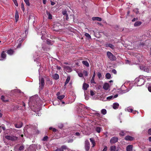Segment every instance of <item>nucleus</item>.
I'll return each instance as SVG.
<instances>
[{"label":"nucleus","mask_w":151,"mask_h":151,"mask_svg":"<svg viewBox=\"0 0 151 151\" xmlns=\"http://www.w3.org/2000/svg\"><path fill=\"white\" fill-rule=\"evenodd\" d=\"M62 26L60 23L55 22L53 24L52 29L53 30L56 32H59L62 29Z\"/></svg>","instance_id":"1"},{"label":"nucleus","mask_w":151,"mask_h":151,"mask_svg":"<svg viewBox=\"0 0 151 151\" xmlns=\"http://www.w3.org/2000/svg\"><path fill=\"white\" fill-rule=\"evenodd\" d=\"M107 55L109 59L111 61H114L116 60V57L111 52L108 51L107 52Z\"/></svg>","instance_id":"2"},{"label":"nucleus","mask_w":151,"mask_h":151,"mask_svg":"<svg viewBox=\"0 0 151 151\" xmlns=\"http://www.w3.org/2000/svg\"><path fill=\"white\" fill-rule=\"evenodd\" d=\"M5 138L7 139L11 140L12 141H16L17 139V137L13 136H6Z\"/></svg>","instance_id":"3"},{"label":"nucleus","mask_w":151,"mask_h":151,"mask_svg":"<svg viewBox=\"0 0 151 151\" xmlns=\"http://www.w3.org/2000/svg\"><path fill=\"white\" fill-rule=\"evenodd\" d=\"M84 147L86 151H89L90 148V143L87 140L85 141Z\"/></svg>","instance_id":"4"},{"label":"nucleus","mask_w":151,"mask_h":151,"mask_svg":"<svg viewBox=\"0 0 151 151\" xmlns=\"http://www.w3.org/2000/svg\"><path fill=\"white\" fill-rule=\"evenodd\" d=\"M137 85L138 86H140L144 84V80L142 78H137L136 82H137Z\"/></svg>","instance_id":"5"},{"label":"nucleus","mask_w":151,"mask_h":151,"mask_svg":"<svg viewBox=\"0 0 151 151\" xmlns=\"http://www.w3.org/2000/svg\"><path fill=\"white\" fill-rule=\"evenodd\" d=\"M45 80L43 78H42L41 79L39 78V83L40 87L41 86V89H43L44 88L45 85Z\"/></svg>","instance_id":"6"},{"label":"nucleus","mask_w":151,"mask_h":151,"mask_svg":"<svg viewBox=\"0 0 151 151\" xmlns=\"http://www.w3.org/2000/svg\"><path fill=\"white\" fill-rule=\"evenodd\" d=\"M68 148L65 145H63L60 148H58L55 151H64V150H66Z\"/></svg>","instance_id":"7"},{"label":"nucleus","mask_w":151,"mask_h":151,"mask_svg":"<svg viewBox=\"0 0 151 151\" xmlns=\"http://www.w3.org/2000/svg\"><path fill=\"white\" fill-rule=\"evenodd\" d=\"M118 140V137H112L110 140V142L112 144L116 142Z\"/></svg>","instance_id":"8"},{"label":"nucleus","mask_w":151,"mask_h":151,"mask_svg":"<svg viewBox=\"0 0 151 151\" xmlns=\"http://www.w3.org/2000/svg\"><path fill=\"white\" fill-rule=\"evenodd\" d=\"M124 139L127 140L132 141L134 140V138L130 136H127L124 137Z\"/></svg>","instance_id":"9"},{"label":"nucleus","mask_w":151,"mask_h":151,"mask_svg":"<svg viewBox=\"0 0 151 151\" xmlns=\"http://www.w3.org/2000/svg\"><path fill=\"white\" fill-rule=\"evenodd\" d=\"M6 54L4 51H3L2 52L1 54V58L0 59V60H3L4 59H5L6 57Z\"/></svg>","instance_id":"10"},{"label":"nucleus","mask_w":151,"mask_h":151,"mask_svg":"<svg viewBox=\"0 0 151 151\" xmlns=\"http://www.w3.org/2000/svg\"><path fill=\"white\" fill-rule=\"evenodd\" d=\"M1 100L4 102H7L9 101V99H8L6 96H5L3 95H2L1 97Z\"/></svg>","instance_id":"11"},{"label":"nucleus","mask_w":151,"mask_h":151,"mask_svg":"<svg viewBox=\"0 0 151 151\" xmlns=\"http://www.w3.org/2000/svg\"><path fill=\"white\" fill-rule=\"evenodd\" d=\"M119 106V104L117 103H115L113 104L112 107L113 108L115 109H118Z\"/></svg>","instance_id":"12"},{"label":"nucleus","mask_w":151,"mask_h":151,"mask_svg":"<svg viewBox=\"0 0 151 151\" xmlns=\"http://www.w3.org/2000/svg\"><path fill=\"white\" fill-rule=\"evenodd\" d=\"M133 146L132 145H128L126 147L127 151H132Z\"/></svg>","instance_id":"13"},{"label":"nucleus","mask_w":151,"mask_h":151,"mask_svg":"<svg viewBox=\"0 0 151 151\" xmlns=\"http://www.w3.org/2000/svg\"><path fill=\"white\" fill-rule=\"evenodd\" d=\"M22 122H20L18 124H15L14 126L16 128H19L22 127Z\"/></svg>","instance_id":"14"},{"label":"nucleus","mask_w":151,"mask_h":151,"mask_svg":"<svg viewBox=\"0 0 151 151\" xmlns=\"http://www.w3.org/2000/svg\"><path fill=\"white\" fill-rule=\"evenodd\" d=\"M90 140L92 145V147H94L96 145L94 139L93 138H90Z\"/></svg>","instance_id":"15"},{"label":"nucleus","mask_w":151,"mask_h":151,"mask_svg":"<svg viewBox=\"0 0 151 151\" xmlns=\"http://www.w3.org/2000/svg\"><path fill=\"white\" fill-rule=\"evenodd\" d=\"M96 75V73L94 71L93 73V74L92 78V79L91 80V83H94L95 84H96V83L94 81V78Z\"/></svg>","instance_id":"16"},{"label":"nucleus","mask_w":151,"mask_h":151,"mask_svg":"<svg viewBox=\"0 0 151 151\" xmlns=\"http://www.w3.org/2000/svg\"><path fill=\"white\" fill-rule=\"evenodd\" d=\"M65 69L68 72H70L71 71V68L69 66H66L65 67Z\"/></svg>","instance_id":"17"},{"label":"nucleus","mask_w":151,"mask_h":151,"mask_svg":"<svg viewBox=\"0 0 151 151\" xmlns=\"http://www.w3.org/2000/svg\"><path fill=\"white\" fill-rule=\"evenodd\" d=\"M105 45L106 47H110L112 49H114L115 48L114 46L113 45L110 44H106Z\"/></svg>","instance_id":"18"},{"label":"nucleus","mask_w":151,"mask_h":151,"mask_svg":"<svg viewBox=\"0 0 151 151\" xmlns=\"http://www.w3.org/2000/svg\"><path fill=\"white\" fill-rule=\"evenodd\" d=\"M52 78L55 80H57L59 78V76L58 74L55 73L52 76Z\"/></svg>","instance_id":"19"},{"label":"nucleus","mask_w":151,"mask_h":151,"mask_svg":"<svg viewBox=\"0 0 151 151\" xmlns=\"http://www.w3.org/2000/svg\"><path fill=\"white\" fill-rule=\"evenodd\" d=\"M92 20L93 21L97 20L99 21H101L102 20V19L98 17H94L92 18Z\"/></svg>","instance_id":"20"},{"label":"nucleus","mask_w":151,"mask_h":151,"mask_svg":"<svg viewBox=\"0 0 151 151\" xmlns=\"http://www.w3.org/2000/svg\"><path fill=\"white\" fill-rule=\"evenodd\" d=\"M109 87V84L107 83H105L103 86V88L106 90H108Z\"/></svg>","instance_id":"21"},{"label":"nucleus","mask_w":151,"mask_h":151,"mask_svg":"<svg viewBox=\"0 0 151 151\" xmlns=\"http://www.w3.org/2000/svg\"><path fill=\"white\" fill-rule=\"evenodd\" d=\"M82 62L83 65H84L87 67H89V64L87 61L86 60H83L82 61Z\"/></svg>","instance_id":"22"},{"label":"nucleus","mask_w":151,"mask_h":151,"mask_svg":"<svg viewBox=\"0 0 151 151\" xmlns=\"http://www.w3.org/2000/svg\"><path fill=\"white\" fill-rule=\"evenodd\" d=\"M142 24V22L140 21L136 22L134 24L135 27H137L140 26Z\"/></svg>","instance_id":"23"},{"label":"nucleus","mask_w":151,"mask_h":151,"mask_svg":"<svg viewBox=\"0 0 151 151\" xmlns=\"http://www.w3.org/2000/svg\"><path fill=\"white\" fill-rule=\"evenodd\" d=\"M15 18L16 22H17L19 18L18 12L17 11H16V12Z\"/></svg>","instance_id":"24"},{"label":"nucleus","mask_w":151,"mask_h":151,"mask_svg":"<svg viewBox=\"0 0 151 151\" xmlns=\"http://www.w3.org/2000/svg\"><path fill=\"white\" fill-rule=\"evenodd\" d=\"M127 132L125 131H122L119 133V135L121 136H124L126 134Z\"/></svg>","instance_id":"25"},{"label":"nucleus","mask_w":151,"mask_h":151,"mask_svg":"<svg viewBox=\"0 0 151 151\" xmlns=\"http://www.w3.org/2000/svg\"><path fill=\"white\" fill-rule=\"evenodd\" d=\"M88 85L86 83H84L83 85V88L84 90H86L88 87Z\"/></svg>","instance_id":"26"},{"label":"nucleus","mask_w":151,"mask_h":151,"mask_svg":"<svg viewBox=\"0 0 151 151\" xmlns=\"http://www.w3.org/2000/svg\"><path fill=\"white\" fill-rule=\"evenodd\" d=\"M70 76H68L67 78V79H66V80L65 81V85L67 84L69 82L70 80Z\"/></svg>","instance_id":"27"},{"label":"nucleus","mask_w":151,"mask_h":151,"mask_svg":"<svg viewBox=\"0 0 151 151\" xmlns=\"http://www.w3.org/2000/svg\"><path fill=\"white\" fill-rule=\"evenodd\" d=\"M24 40L23 38H19L17 41V42H19L22 43Z\"/></svg>","instance_id":"28"},{"label":"nucleus","mask_w":151,"mask_h":151,"mask_svg":"<svg viewBox=\"0 0 151 151\" xmlns=\"http://www.w3.org/2000/svg\"><path fill=\"white\" fill-rule=\"evenodd\" d=\"M116 149V146H112L110 147V151H115Z\"/></svg>","instance_id":"29"},{"label":"nucleus","mask_w":151,"mask_h":151,"mask_svg":"<svg viewBox=\"0 0 151 151\" xmlns=\"http://www.w3.org/2000/svg\"><path fill=\"white\" fill-rule=\"evenodd\" d=\"M65 97V96L64 95H62L61 96H57V98L59 100H61L63 99Z\"/></svg>","instance_id":"30"},{"label":"nucleus","mask_w":151,"mask_h":151,"mask_svg":"<svg viewBox=\"0 0 151 151\" xmlns=\"http://www.w3.org/2000/svg\"><path fill=\"white\" fill-rule=\"evenodd\" d=\"M101 128L99 127H97L96 128V131L98 133H99L101 130Z\"/></svg>","instance_id":"31"},{"label":"nucleus","mask_w":151,"mask_h":151,"mask_svg":"<svg viewBox=\"0 0 151 151\" xmlns=\"http://www.w3.org/2000/svg\"><path fill=\"white\" fill-rule=\"evenodd\" d=\"M14 51L12 49L8 50L7 51V53L9 54L12 55L13 54Z\"/></svg>","instance_id":"32"},{"label":"nucleus","mask_w":151,"mask_h":151,"mask_svg":"<svg viewBox=\"0 0 151 151\" xmlns=\"http://www.w3.org/2000/svg\"><path fill=\"white\" fill-rule=\"evenodd\" d=\"M106 111L105 109H102L101 111V113L103 115H105L106 113Z\"/></svg>","instance_id":"33"},{"label":"nucleus","mask_w":151,"mask_h":151,"mask_svg":"<svg viewBox=\"0 0 151 151\" xmlns=\"http://www.w3.org/2000/svg\"><path fill=\"white\" fill-rule=\"evenodd\" d=\"M111 77V74L109 73H107L106 74V77L107 79H109Z\"/></svg>","instance_id":"34"},{"label":"nucleus","mask_w":151,"mask_h":151,"mask_svg":"<svg viewBox=\"0 0 151 151\" xmlns=\"http://www.w3.org/2000/svg\"><path fill=\"white\" fill-rule=\"evenodd\" d=\"M143 71L149 73V68L148 67L145 66Z\"/></svg>","instance_id":"35"},{"label":"nucleus","mask_w":151,"mask_h":151,"mask_svg":"<svg viewBox=\"0 0 151 151\" xmlns=\"http://www.w3.org/2000/svg\"><path fill=\"white\" fill-rule=\"evenodd\" d=\"M47 14L48 15V18L49 19H52V15L50 12H47Z\"/></svg>","instance_id":"36"},{"label":"nucleus","mask_w":151,"mask_h":151,"mask_svg":"<svg viewBox=\"0 0 151 151\" xmlns=\"http://www.w3.org/2000/svg\"><path fill=\"white\" fill-rule=\"evenodd\" d=\"M24 1L27 5L29 6H30V4L29 3V0H24Z\"/></svg>","instance_id":"37"},{"label":"nucleus","mask_w":151,"mask_h":151,"mask_svg":"<svg viewBox=\"0 0 151 151\" xmlns=\"http://www.w3.org/2000/svg\"><path fill=\"white\" fill-rule=\"evenodd\" d=\"M48 137L47 136H46L44 137L42 139V140L43 141H46L47 140Z\"/></svg>","instance_id":"38"},{"label":"nucleus","mask_w":151,"mask_h":151,"mask_svg":"<svg viewBox=\"0 0 151 151\" xmlns=\"http://www.w3.org/2000/svg\"><path fill=\"white\" fill-rule=\"evenodd\" d=\"M21 8L22 10L24 12V4L23 3H22L21 4Z\"/></svg>","instance_id":"39"},{"label":"nucleus","mask_w":151,"mask_h":151,"mask_svg":"<svg viewBox=\"0 0 151 151\" xmlns=\"http://www.w3.org/2000/svg\"><path fill=\"white\" fill-rule=\"evenodd\" d=\"M24 147L23 145H21L20 146L19 148V150H24Z\"/></svg>","instance_id":"40"},{"label":"nucleus","mask_w":151,"mask_h":151,"mask_svg":"<svg viewBox=\"0 0 151 151\" xmlns=\"http://www.w3.org/2000/svg\"><path fill=\"white\" fill-rule=\"evenodd\" d=\"M62 13L64 15V18L65 19V16L67 15V11H63V12Z\"/></svg>","instance_id":"41"},{"label":"nucleus","mask_w":151,"mask_h":151,"mask_svg":"<svg viewBox=\"0 0 151 151\" xmlns=\"http://www.w3.org/2000/svg\"><path fill=\"white\" fill-rule=\"evenodd\" d=\"M97 75L99 78H100L101 77L102 75L101 73L100 72H98Z\"/></svg>","instance_id":"42"},{"label":"nucleus","mask_w":151,"mask_h":151,"mask_svg":"<svg viewBox=\"0 0 151 151\" xmlns=\"http://www.w3.org/2000/svg\"><path fill=\"white\" fill-rule=\"evenodd\" d=\"M85 36L89 38H91V36L88 33H86L85 34Z\"/></svg>","instance_id":"43"},{"label":"nucleus","mask_w":151,"mask_h":151,"mask_svg":"<svg viewBox=\"0 0 151 151\" xmlns=\"http://www.w3.org/2000/svg\"><path fill=\"white\" fill-rule=\"evenodd\" d=\"M15 5L17 6H18V3L17 2L16 0H12Z\"/></svg>","instance_id":"44"},{"label":"nucleus","mask_w":151,"mask_h":151,"mask_svg":"<svg viewBox=\"0 0 151 151\" xmlns=\"http://www.w3.org/2000/svg\"><path fill=\"white\" fill-rule=\"evenodd\" d=\"M73 140L72 139H70L67 140L68 143H71L73 142Z\"/></svg>","instance_id":"45"},{"label":"nucleus","mask_w":151,"mask_h":151,"mask_svg":"<svg viewBox=\"0 0 151 151\" xmlns=\"http://www.w3.org/2000/svg\"><path fill=\"white\" fill-rule=\"evenodd\" d=\"M145 66H143V65H140V66H139V68H140V69L142 70H144V69L145 68Z\"/></svg>","instance_id":"46"},{"label":"nucleus","mask_w":151,"mask_h":151,"mask_svg":"<svg viewBox=\"0 0 151 151\" xmlns=\"http://www.w3.org/2000/svg\"><path fill=\"white\" fill-rule=\"evenodd\" d=\"M112 72L114 74H116L117 73V72L116 70L114 69L112 70Z\"/></svg>","instance_id":"47"},{"label":"nucleus","mask_w":151,"mask_h":151,"mask_svg":"<svg viewBox=\"0 0 151 151\" xmlns=\"http://www.w3.org/2000/svg\"><path fill=\"white\" fill-rule=\"evenodd\" d=\"M83 73L85 76H88V73L86 71L84 70Z\"/></svg>","instance_id":"48"},{"label":"nucleus","mask_w":151,"mask_h":151,"mask_svg":"<svg viewBox=\"0 0 151 151\" xmlns=\"http://www.w3.org/2000/svg\"><path fill=\"white\" fill-rule=\"evenodd\" d=\"M113 98V96H111L107 97V99L108 100H110L111 99Z\"/></svg>","instance_id":"49"},{"label":"nucleus","mask_w":151,"mask_h":151,"mask_svg":"<svg viewBox=\"0 0 151 151\" xmlns=\"http://www.w3.org/2000/svg\"><path fill=\"white\" fill-rule=\"evenodd\" d=\"M90 94L92 96H93L95 94V93H94L93 91L92 90H91L90 91Z\"/></svg>","instance_id":"50"},{"label":"nucleus","mask_w":151,"mask_h":151,"mask_svg":"<svg viewBox=\"0 0 151 151\" xmlns=\"http://www.w3.org/2000/svg\"><path fill=\"white\" fill-rule=\"evenodd\" d=\"M127 110L129 112H132L133 111L132 109L131 108H128L127 109Z\"/></svg>","instance_id":"51"},{"label":"nucleus","mask_w":151,"mask_h":151,"mask_svg":"<svg viewBox=\"0 0 151 151\" xmlns=\"http://www.w3.org/2000/svg\"><path fill=\"white\" fill-rule=\"evenodd\" d=\"M18 44L17 46V48H19L21 47V46L22 43H19V42H18Z\"/></svg>","instance_id":"52"},{"label":"nucleus","mask_w":151,"mask_h":151,"mask_svg":"<svg viewBox=\"0 0 151 151\" xmlns=\"http://www.w3.org/2000/svg\"><path fill=\"white\" fill-rule=\"evenodd\" d=\"M107 150V147L106 146L104 147L102 151H106Z\"/></svg>","instance_id":"53"},{"label":"nucleus","mask_w":151,"mask_h":151,"mask_svg":"<svg viewBox=\"0 0 151 151\" xmlns=\"http://www.w3.org/2000/svg\"><path fill=\"white\" fill-rule=\"evenodd\" d=\"M78 76L79 77H81L83 76V74L82 73H80L78 74Z\"/></svg>","instance_id":"54"},{"label":"nucleus","mask_w":151,"mask_h":151,"mask_svg":"<svg viewBox=\"0 0 151 151\" xmlns=\"http://www.w3.org/2000/svg\"><path fill=\"white\" fill-rule=\"evenodd\" d=\"M65 19H66L67 20H68L69 18H68V14L65 16Z\"/></svg>","instance_id":"55"},{"label":"nucleus","mask_w":151,"mask_h":151,"mask_svg":"<svg viewBox=\"0 0 151 151\" xmlns=\"http://www.w3.org/2000/svg\"><path fill=\"white\" fill-rule=\"evenodd\" d=\"M148 133L149 134L151 135V128L149 129Z\"/></svg>","instance_id":"56"},{"label":"nucleus","mask_w":151,"mask_h":151,"mask_svg":"<svg viewBox=\"0 0 151 151\" xmlns=\"http://www.w3.org/2000/svg\"><path fill=\"white\" fill-rule=\"evenodd\" d=\"M138 20L137 18H134L132 20V22H135L136 20Z\"/></svg>","instance_id":"57"},{"label":"nucleus","mask_w":151,"mask_h":151,"mask_svg":"<svg viewBox=\"0 0 151 151\" xmlns=\"http://www.w3.org/2000/svg\"><path fill=\"white\" fill-rule=\"evenodd\" d=\"M148 89L150 92H151V86H149L148 88Z\"/></svg>","instance_id":"58"},{"label":"nucleus","mask_w":151,"mask_h":151,"mask_svg":"<svg viewBox=\"0 0 151 151\" xmlns=\"http://www.w3.org/2000/svg\"><path fill=\"white\" fill-rule=\"evenodd\" d=\"M47 0H42L43 3L44 4H46Z\"/></svg>","instance_id":"59"},{"label":"nucleus","mask_w":151,"mask_h":151,"mask_svg":"<svg viewBox=\"0 0 151 151\" xmlns=\"http://www.w3.org/2000/svg\"><path fill=\"white\" fill-rule=\"evenodd\" d=\"M75 134L77 136H79L80 135V134L79 132H77L75 133Z\"/></svg>","instance_id":"60"},{"label":"nucleus","mask_w":151,"mask_h":151,"mask_svg":"<svg viewBox=\"0 0 151 151\" xmlns=\"http://www.w3.org/2000/svg\"><path fill=\"white\" fill-rule=\"evenodd\" d=\"M22 106H24V109H25V103L24 102H22Z\"/></svg>","instance_id":"61"},{"label":"nucleus","mask_w":151,"mask_h":151,"mask_svg":"<svg viewBox=\"0 0 151 151\" xmlns=\"http://www.w3.org/2000/svg\"><path fill=\"white\" fill-rule=\"evenodd\" d=\"M57 68L58 70H60L61 69V67L58 66H57Z\"/></svg>","instance_id":"62"},{"label":"nucleus","mask_w":151,"mask_h":151,"mask_svg":"<svg viewBox=\"0 0 151 151\" xmlns=\"http://www.w3.org/2000/svg\"><path fill=\"white\" fill-rule=\"evenodd\" d=\"M132 112L134 114H136V112H137V113H138V112L136 111H133Z\"/></svg>","instance_id":"63"},{"label":"nucleus","mask_w":151,"mask_h":151,"mask_svg":"<svg viewBox=\"0 0 151 151\" xmlns=\"http://www.w3.org/2000/svg\"><path fill=\"white\" fill-rule=\"evenodd\" d=\"M57 129L55 128H53L52 129V131L53 132H55L56 131H57Z\"/></svg>","instance_id":"64"}]
</instances>
